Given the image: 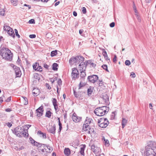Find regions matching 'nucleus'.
Here are the masks:
<instances>
[{
  "label": "nucleus",
  "instance_id": "6ab92c4d",
  "mask_svg": "<svg viewBox=\"0 0 156 156\" xmlns=\"http://www.w3.org/2000/svg\"><path fill=\"white\" fill-rule=\"evenodd\" d=\"M8 34L12 36L13 37H14L15 34L13 30L11 28L9 29V31L7 32Z\"/></svg>",
  "mask_w": 156,
  "mask_h": 156
},
{
  "label": "nucleus",
  "instance_id": "6e6552de",
  "mask_svg": "<svg viewBox=\"0 0 156 156\" xmlns=\"http://www.w3.org/2000/svg\"><path fill=\"white\" fill-rule=\"evenodd\" d=\"M47 130L49 132L54 134L55 133V125L54 124L53 126L49 125L47 127Z\"/></svg>",
  "mask_w": 156,
  "mask_h": 156
},
{
  "label": "nucleus",
  "instance_id": "bb28decb",
  "mask_svg": "<svg viewBox=\"0 0 156 156\" xmlns=\"http://www.w3.org/2000/svg\"><path fill=\"white\" fill-rule=\"evenodd\" d=\"M103 99L105 100L104 101L106 103L108 104V96L106 95V96H103Z\"/></svg>",
  "mask_w": 156,
  "mask_h": 156
},
{
  "label": "nucleus",
  "instance_id": "69168bd1",
  "mask_svg": "<svg viewBox=\"0 0 156 156\" xmlns=\"http://www.w3.org/2000/svg\"><path fill=\"white\" fill-rule=\"evenodd\" d=\"M24 6H26L27 7H28V9H30L31 8L30 6L29 5H27L26 4H25L24 5Z\"/></svg>",
  "mask_w": 156,
  "mask_h": 156
},
{
  "label": "nucleus",
  "instance_id": "7c9ffc66",
  "mask_svg": "<svg viewBox=\"0 0 156 156\" xmlns=\"http://www.w3.org/2000/svg\"><path fill=\"white\" fill-rule=\"evenodd\" d=\"M51 115V113L50 111H47L46 113V115L45 116L46 117L50 118Z\"/></svg>",
  "mask_w": 156,
  "mask_h": 156
},
{
  "label": "nucleus",
  "instance_id": "09e8293b",
  "mask_svg": "<svg viewBox=\"0 0 156 156\" xmlns=\"http://www.w3.org/2000/svg\"><path fill=\"white\" fill-rule=\"evenodd\" d=\"M82 12L84 14H85L86 13V10L85 7H83L82 8Z\"/></svg>",
  "mask_w": 156,
  "mask_h": 156
},
{
  "label": "nucleus",
  "instance_id": "a18cd8bd",
  "mask_svg": "<svg viewBox=\"0 0 156 156\" xmlns=\"http://www.w3.org/2000/svg\"><path fill=\"white\" fill-rule=\"evenodd\" d=\"M112 115L111 116V118L112 119H114L115 118V112H112Z\"/></svg>",
  "mask_w": 156,
  "mask_h": 156
},
{
  "label": "nucleus",
  "instance_id": "473e14b6",
  "mask_svg": "<svg viewBox=\"0 0 156 156\" xmlns=\"http://www.w3.org/2000/svg\"><path fill=\"white\" fill-rule=\"evenodd\" d=\"M45 147H47V149H48V152L51 153L53 150L52 148L50 147L49 145H47L46 144Z\"/></svg>",
  "mask_w": 156,
  "mask_h": 156
},
{
  "label": "nucleus",
  "instance_id": "f03ea898",
  "mask_svg": "<svg viewBox=\"0 0 156 156\" xmlns=\"http://www.w3.org/2000/svg\"><path fill=\"white\" fill-rule=\"evenodd\" d=\"M1 55L6 60L11 61L12 59L13 54L11 51L7 48H2L0 50Z\"/></svg>",
  "mask_w": 156,
  "mask_h": 156
},
{
  "label": "nucleus",
  "instance_id": "7ed1b4c3",
  "mask_svg": "<svg viewBox=\"0 0 156 156\" xmlns=\"http://www.w3.org/2000/svg\"><path fill=\"white\" fill-rule=\"evenodd\" d=\"M13 133L19 137H27L28 134L25 131V129L19 126L15 128L13 130Z\"/></svg>",
  "mask_w": 156,
  "mask_h": 156
},
{
  "label": "nucleus",
  "instance_id": "4468645a",
  "mask_svg": "<svg viewBox=\"0 0 156 156\" xmlns=\"http://www.w3.org/2000/svg\"><path fill=\"white\" fill-rule=\"evenodd\" d=\"M52 102L53 104V105L54 106V108L55 110V111L56 112H57V110L58 108V105L57 104V100L55 98H52Z\"/></svg>",
  "mask_w": 156,
  "mask_h": 156
},
{
  "label": "nucleus",
  "instance_id": "4be33fe9",
  "mask_svg": "<svg viewBox=\"0 0 156 156\" xmlns=\"http://www.w3.org/2000/svg\"><path fill=\"white\" fill-rule=\"evenodd\" d=\"M86 63L88 65H90V66L92 67H94L96 66V64L92 62L90 60H88L86 61Z\"/></svg>",
  "mask_w": 156,
  "mask_h": 156
},
{
  "label": "nucleus",
  "instance_id": "5fc2aeb1",
  "mask_svg": "<svg viewBox=\"0 0 156 156\" xmlns=\"http://www.w3.org/2000/svg\"><path fill=\"white\" fill-rule=\"evenodd\" d=\"M36 35L35 34H30L29 35V37L30 38H33L36 37Z\"/></svg>",
  "mask_w": 156,
  "mask_h": 156
},
{
  "label": "nucleus",
  "instance_id": "37998d69",
  "mask_svg": "<svg viewBox=\"0 0 156 156\" xmlns=\"http://www.w3.org/2000/svg\"><path fill=\"white\" fill-rule=\"evenodd\" d=\"M130 62L129 60H126L125 62V64L126 66H129L130 64Z\"/></svg>",
  "mask_w": 156,
  "mask_h": 156
},
{
  "label": "nucleus",
  "instance_id": "052dcab7",
  "mask_svg": "<svg viewBox=\"0 0 156 156\" xmlns=\"http://www.w3.org/2000/svg\"><path fill=\"white\" fill-rule=\"evenodd\" d=\"M38 69L37 70V71H39L40 72L41 71H42V69L41 67L39 66L38 67Z\"/></svg>",
  "mask_w": 156,
  "mask_h": 156
},
{
  "label": "nucleus",
  "instance_id": "f8f14e48",
  "mask_svg": "<svg viewBox=\"0 0 156 156\" xmlns=\"http://www.w3.org/2000/svg\"><path fill=\"white\" fill-rule=\"evenodd\" d=\"M84 60V58L82 56H76V65L83 62Z\"/></svg>",
  "mask_w": 156,
  "mask_h": 156
},
{
  "label": "nucleus",
  "instance_id": "bf43d9fd",
  "mask_svg": "<svg viewBox=\"0 0 156 156\" xmlns=\"http://www.w3.org/2000/svg\"><path fill=\"white\" fill-rule=\"evenodd\" d=\"M2 97H4V96L3 95L2 97H0V102L1 103L3 101V98Z\"/></svg>",
  "mask_w": 156,
  "mask_h": 156
},
{
  "label": "nucleus",
  "instance_id": "c756f323",
  "mask_svg": "<svg viewBox=\"0 0 156 156\" xmlns=\"http://www.w3.org/2000/svg\"><path fill=\"white\" fill-rule=\"evenodd\" d=\"M91 119L88 118H87L86 119L85 122L84 124H86L87 125H88L91 122Z\"/></svg>",
  "mask_w": 156,
  "mask_h": 156
},
{
  "label": "nucleus",
  "instance_id": "3c124183",
  "mask_svg": "<svg viewBox=\"0 0 156 156\" xmlns=\"http://www.w3.org/2000/svg\"><path fill=\"white\" fill-rule=\"evenodd\" d=\"M130 76H131L132 77L134 78L136 77V75L134 73L132 72L131 73Z\"/></svg>",
  "mask_w": 156,
  "mask_h": 156
},
{
  "label": "nucleus",
  "instance_id": "4c0bfd02",
  "mask_svg": "<svg viewBox=\"0 0 156 156\" xmlns=\"http://www.w3.org/2000/svg\"><path fill=\"white\" fill-rule=\"evenodd\" d=\"M0 14L2 16L4 15L5 14V11L4 9H0Z\"/></svg>",
  "mask_w": 156,
  "mask_h": 156
},
{
  "label": "nucleus",
  "instance_id": "8fccbe9b",
  "mask_svg": "<svg viewBox=\"0 0 156 156\" xmlns=\"http://www.w3.org/2000/svg\"><path fill=\"white\" fill-rule=\"evenodd\" d=\"M115 23L114 22H112L110 24L109 26L111 27H113L115 26Z\"/></svg>",
  "mask_w": 156,
  "mask_h": 156
},
{
  "label": "nucleus",
  "instance_id": "5701e85b",
  "mask_svg": "<svg viewBox=\"0 0 156 156\" xmlns=\"http://www.w3.org/2000/svg\"><path fill=\"white\" fill-rule=\"evenodd\" d=\"M81 74L80 76L81 79L84 80V78L86 76V74L85 73V71H80Z\"/></svg>",
  "mask_w": 156,
  "mask_h": 156
},
{
  "label": "nucleus",
  "instance_id": "338daca9",
  "mask_svg": "<svg viewBox=\"0 0 156 156\" xmlns=\"http://www.w3.org/2000/svg\"><path fill=\"white\" fill-rule=\"evenodd\" d=\"M7 125L9 127H11L12 124L8 122L7 123Z\"/></svg>",
  "mask_w": 156,
  "mask_h": 156
},
{
  "label": "nucleus",
  "instance_id": "393cba45",
  "mask_svg": "<svg viewBox=\"0 0 156 156\" xmlns=\"http://www.w3.org/2000/svg\"><path fill=\"white\" fill-rule=\"evenodd\" d=\"M87 129H90L89 125H87L86 124H83V129L84 131H85L87 130Z\"/></svg>",
  "mask_w": 156,
  "mask_h": 156
},
{
  "label": "nucleus",
  "instance_id": "e433bc0d",
  "mask_svg": "<svg viewBox=\"0 0 156 156\" xmlns=\"http://www.w3.org/2000/svg\"><path fill=\"white\" fill-rule=\"evenodd\" d=\"M30 143L32 144H34V145L35 146V143L37 142H36L34 139H33L32 138H30Z\"/></svg>",
  "mask_w": 156,
  "mask_h": 156
},
{
  "label": "nucleus",
  "instance_id": "0e129e2a",
  "mask_svg": "<svg viewBox=\"0 0 156 156\" xmlns=\"http://www.w3.org/2000/svg\"><path fill=\"white\" fill-rule=\"evenodd\" d=\"M62 129V126H59V130L58 131V133L59 134L60 133Z\"/></svg>",
  "mask_w": 156,
  "mask_h": 156
},
{
  "label": "nucleus",
  "instance_id": "aec40b11",
  "mask_svg": "<svg viewBox=\"0 0 156 156\" xmlns=\"http://www.w3.org/2000/svg\"><path fill=\"white\" fill-rule=\"evenodd\" d=\"M69 63L71 65L75 64L76 65V57L74 58H71L69 61Z\"/></svg>",
  "mask_w": 156,
  "mask_h": 156
},
{
  "label": "nucleus",
  "instance_id": "9b49d317",
  "mask_svg": "<svg viewBox=\"0 0 156 156\" xmlns=\"http://www.w3.org/2000/svg\"><path fill=\"white\" fill-rule=\"evenodd\" d=\"M87 66L86 61L82 62L79 65V70L80 71H85L86 67Z\"/></svg>",
  "mask_w": 156,
  "mask_h": 156
},
{
  "label": "nucleus",
  "instance_id": "f257e3e1",
  "mask_svg": "<svg viewBox=\"0 0 156 156\" xmlns=\"http://www.w3.org/2000/svg\"><path fill=\"white\" fill-rule=\"evenodd\" d=\"M145 156H156V144L151 143L145 147Z\"/></svg>",
  "mask_w": 156,
  "mask_h": 156
},
{
  "label": "nucleus",
  "instance_id": "c03bdc74",
  "mask_svg": "<svg viewBox=\"0 0 156 156\" xmlns=\"http://www.w3.org/2000/svg\"><path fill=\"white\" fill-rule=\"evenodd\" d=\"M14 31L15 33L16 36H17L18 38H20V36L18 34L17 30L16 29H15Z\"/></svg>",
  "mask_w": 156,
  "mask_h": 156
},
{
  "label": "nucleus",
  "instance_id": "9d476101",
  "mask_svg": "<svg viewBox=\"0 0 156 156\" xmlns=\"http://www.w3.org/2000/svg\"><path fill=\"white\" fill-rule=\"evenodd\" d=\"M13 68L15 71L16 76L17 77H20L21 75V73L20 68L14 66H13Z\"/></svg>",
  "mask_w": 156,
  "mask_h": 156
},
{
  "label": "nucleus",
  "instance_id": "ddd939ff",
  "mask_svg": "<svg viewBox=\"0 0 156 156\" xmlns=\"http://www.w3.org/2000/svg\"><path fill=\"white\" fill-rule=\"evenodd\" d=\"M44 111L43 107L41 106L36 110L37 112V115L38 117H40L42 115L43 112Z\"/></svg>",
  "mask_w": 156,
  "mask_h": 156
},
{
  "label": "nucleus",
  "instance_id": "f3484780",
  "mask_svg": "<svg viewBox=\"0 0 156 156\" xmlns=\"http://www.w3.org/2000/svg\"><path fill=\"white\" fill-rule=\"evenodd\" d=\"M35 146L38 147V148H39L40 150H41L42 147L44 148L46 146V144H43L37 142L35 143Z\"/></svg>",
  "mask_w": 156,
  "mask_h": 156
},
{
  "label": "nucleus",
  "instance_id": "58836bf2",
  "mask_svg": "<svg viewBox=\"0 0 156 156\" xmlns=\"http://www.w3.org/2000/svg\"><path fill=\"white\" fill-rule=\"evenodd\" d=\"M133 8L134 12L136 13H137V10L134 2H133Z\"/></svg>",
  "mask_w": 156,
  "mask_h": 156
},
{
  "label": "nucleus",
  "instance_id": "20e7f679",
  "mask_svg": "<svg viewBox=\"0 0 156 156\" xmlns=\"http://www.w3.org/2000/svg\"><path fill=\"white\" fill-rule=\"evenodd\" d=\"M109 110L108 107L102 106L95 109L94 112L98 116H102L106 114Z\"/></svg>",
  "mask_w": 156,
  "mask_h": 156
},
{
  "label": "nucleus",
  "instance_id": "ea45409f",
  "mask_svg": "<svg viewBox=\"0 0 156 156\" xmlns=\"http://www.w3.org/2000/svg\"><path fill=\"white\" fill-rule=\"evenodd\" d=\"M102 67L106 71L108 72V69L107 66L106 65H104L102 66Z\"/></svg>",
  "mask_w": 156,
  "mask_h": 156
},
{
  "label": "nucleus",
  "instance_id": "864d4df0",
  "mask_svg": "<svg viewBox=\"0 0 156 156\" xmlns=\"http://www.w3.org/2000/svg\"><path fill=\"white\" fill-rule=\"evenodd\" d=\"M62 82V81L61 79H59L58 80V84L59 86L61 85Z\"/></svg>",
  "mask_w": 156,
  "mask_h": 156
},
{
  "label": "nucleus",
  "instance_id": "dca6fc26",
  "mask_svg": "<svg viewBox=\"0 0 156 156\" xmlns=\"http://www.w3.org/2000/svg\"><path fill=\"white\" fill-rule=\"evenodd\" d=\"M94 87H93L90 86L88 88L87 90V95L89 96H90L93 92L94 90Z\"/></svg>",
  "mask_w": 156,
  "mask_h": 156
},
{
  "label": "nucleus",
  "instance_id": "de8ad7c7",
  "mask_svg": "<svg viewBox=\"0 0 156 156\" xmlns=\"http://www.w3.org/2000/svg\"><path fill=\"white\" fill-rule=\"evenodd\" d=\"M31 126V125H27L25 126L27 127V129H25V130L27 132V133L28 132L27 130Z\"/></svg>",
  "mask_w": 156,
  "mask_h": 156
},
{
  "label": "nucleus",
  "instance_id": "a878e982",
  "mask_svg": "<svg viewBox=\"0 0 156 156\" xmlns=\"http://www.w3.org/2000/svg\"><path fill=\"white\" fill-rule=\"evenodd\" d=\"M64 153L66 155H69L70 154V151L69 148H66L64 150Z\"/></svg>",
  "mask_w": 156,
  "mask_h": 156
},
{
  "label": "nucleus",
  "instance_id": "49530a36",
  "mask_svg": "<svg viewBox=\"0 0 156 156\" xmlns=\"http://www.w3.org/2000/svg\"><path fill=\"white\" fill-rule=\"evenodd\" d=\"M28 23H35V21L34 19H31L29 20Z\"/></svg>",
  "mask_w": 156,
  "mask_h": 156
},
{
  "label": "nucleus",
  "instance_id": "774afa93",
  "mask_svg": "<svg viewBox=\"0 0 156 156\" xmlns=\"http://www.w3.org/2000/svg\"><path fill=\"white\" fill-rule=\"evenodd\" d=\"M5 111L7 112H10L11 111V110L9 108H8L5 109Z\"/></svg>",
  "mask_w": 156,
  "mask_h": 156
},
{
  "label": "nucleus",
  "instance_id": "1a4fd4ad",
  "mask_svg": "<svg viewBox=\"0 0 156 156\" xmlns=\"http://www.w3.org/2000/svg\"><path fill=\"white\" fill-rule=\"evenodd\" d=\"M91 150L95 154H100L101 152L100 148L94 144L91 146Z\"/></svg>",
  "mask_w": 156,
  "mask_h": 156
},
{
  "label": "nucleus",
  "instance_id": "0eeeda50",
  "mask_svg": "<svg viewBox=\"0 0 156 156\" xmlns=\"http://www.w3.org/2000/svg\"><path fill=\"white\" fill-rule=\"evenodd\" d=\"M98 77L97 75H93L92 76H88L87 80L91 83H94L98 79Z\"/></svg>",
  "mask_w": 156,
  "mask_h": 156
},
{
  "label": "nucleus",
  "instance_id": "13d9d810",
  "mask_svg": "<svg viewBox=\"0 0 156 156\" xmlns=\"http://www.w3.org/2000/svg\"><path fill=\"white\" fill-rule=\"evenodd\" d=\"M41 136L43 138H46V134L45 133H42Z\"/></svg>",
  "mask_w": 156,
  "mask_h": 156
},
{
  "label": "nucleus",
  "instance_id": "e2e57ef3",
  "mask_svg": "<svg viewBox=\"0 0 156 156\" xmlns=\"http://www.w3.org/2000/svg\"><path fill=\"white\" fill-rule=\"evenodd\" d=\"M90 129H87V130H86V133L87 134H90L91 133V131H90Z\"/></svg>",
  "mask_w": 156,
  "mask_h": 156
},
{
  "label": "nucleus",
  "instance_id": "4d7b16f0",
  "mask_svg": "<svg viewBox=\"0 0 156 156\" xmlns=\"http://www.w3.org/2000/svg\"><path fill=\"white\" fill-rule=\"evenodd\" d=\"M44 67L45 69H48L49 66L46 63H44Z\"/></svg>",
  "mask_w": 156,
  "mask_h": 156
},
{
  "label": "nucleus",
  "instance_id": "b1692460",
  "mask_svg": "<svg viewBox=\"0 0 156 156\" xmlns=\"http://www.w3.org/2000/svg\"><path fill=\"white\" fill-rule=\"evenodd\" d=\"M85 146L84 145L82 147H80V154L83 156L84 155V151L85 148Z\"/></svg>",
  "mask_w": 156,
  "mask_h": 156
},
{
  "label": "nucleus",
  "instance_id": "412c9836",
  "mask_svg": "<svg viewBox=\"0 0 156 156\" xmlns=\"http://www.w3.org/2000/svg\"><path fill=\"white\" fill-rule=\"evenodd\" d=\"M127 122V120L126 119L124 118H122V128H123L126 125Z\"/></svg>",
  "mask_w": 156,
  "mask_h": 156
},
{
  "label": "nucleus",
  "instance_id": "2eb2a0df",
  "mask_svg": "<svg viewBox=\"0 0 156 156\" xmlns=\"http://www.w3.org/2000/svg\"><path fill=\"white\" fill-rule=\"evenodd\" d=\"M73 120L75 122H79L81 119V118L76 116V114L74 113L72 117Z\"/></svg>",
  "mask_w": 156,
  "mask_h": 156
},
{
  "label": "nucleus",
  "instance_id": "c85d7f7f",
  "mask_svg": "<svg viewBox=\"0 0 156 156\" xmlns=\"http://www.w3.org/2000/svg\"><path fill=\"white\" fill-rule=\"evenodd\" d=\"M33 66V69L35 70H37V69L38 68V67L39 66V64H37V63H35L34 64Z\"/></svg>",
  "mask_w": 156,
  "mask_h": 156
},
{
  "label": "nucleus",
  "instance_id": "a19ab883",
  "mask_svg": "<svg viewBox=\"0 0 156 156\" xmlns=\"http://www.w3.org/2000/svg\"><path fill=\"white\" fill-rule=\"evenodd\" d=\"M8 28L9 29H10L11 28L9 26H8L7 25H5L4 26V30L5 31H6V30H8Z\"/></svg>",
  "mask_w": 156,
  "mask_h": 156
},
{
  "label": "nucleus",
  "instance_id": "79ce46f5",
  "mask_svg": "<svg viewBox=\"0 0 156 156\" xmlns=\"http://www.w3.org/2000/svg\"><path fill=\"white\" fill-rule=\"evenodd\" d=\"M99 86L102 87L104 85V83L102 81H99Z\"/></svg>",
  "mask_w": 156,
  "mask_h": 156
},
{
  "label": "nucleus",
  "instance_id": "39448f33",
  "mask_svg": "<svg viewBox=\"0 0 156 156\" xmlns=\"http://www.w3.org/2000/svg\"><path fill=\"white\" fill-rule=\"evenodd\" d=\"M98 126L100 127L105 128L107 126L109 122L106 118H101L98 120Z\"/></svg>",
  "mask_w": 156,
  "mask_h": 156
},
{
  "label": "nucleus",
  "instance_id": "c9c22d12",
  "mask_svg": "<svg viewBox=\"0 0 156 156\" xmlns=\"http://www.w3.org/2000/svg\"><path fill=\"white\" fill-rule=\"evenodd\" d=\"M85 85V84H84V83H82V82L81 81L80 82V83L79 85V89H80L81 87L84 86Z\"/></svg>",
  "mask_w": 156,
  "mask_h": 156
},
{
  "label": "nucleus",
  "instance_id": "603ef678",
  "mask_svg": "<svg viewBox=\"0 0 156 156\" xmlns=\"http://www.w3.org/2000/svg\"><path fill=\"white\" fill-rule=\"evenodd\" d=\"M46 87L49 90H50L51 89V87L50 86L49 84L46 83L45 84Z\"/></svg>",
  "mask_w": 156,
  "mask_h": 156
},
{
  "label": "nucleus",
  "instance_id": "6e6d98bb",
  "mask_svg": "<svg viewBox=\"0 0 156 156\" xmlns=\"http://www.w3.org/2000/svg\"><path fill=\"white\" fill-rule=\"evenodd\" d=\"M117 56L116 55H115L114 58H113V62L115 63L117 61Z\"/></svg>",
  "mask_w": 156,
  "mask_h": 156
},
{
  "label": "nucleus",
  "instance_id": "423d86ee",
  "mask_svg": "<svg viewBox=\"0 0 156 156\" xmlns=\"http://www.w3.org/2000/svg\"><path fill=\"white\" fill-rule=\"evenodd\" d=\"M71 76L73 80H75L79 76V72L77 69L73 68L72 69Z\"/></svg>",
  "mask_w": 156,
  "mask_h": 156
},
{
  "label": "nucleus",
  "instance_id": "2f4dec72",
  "mask_svg": "<svg viewBox=\"0 0 156 156\" xmlns=\"http://www.w3.org/2000/svg\"><path fill=\"white\" fill-rule=\"evenodd\" d=\"M57 54V51L56 50L53 51L51 52V57H53L55 56Z\"/></svg>",
  "mask_w": 156,
  "mask_h": 156
},
{
  "label": "nucleus",
  "instance_id": "a211bd4d",
  "mask_svg": "<svg viewBox=\"0 0 156 156\" xmlns=\"http://www.w3.org/2000/svg\"><path fill=\"white\" fill-rule=\"evenodd\" d=\"M39 90L37 88H34L32 91L33 94L34 96H37L39 94Z\"/></svg>",
  "mask_w": 156,
  "mask_h": 156
},
{
  "label": "nucleus",
  "instance_id": "680f3d73",
  "mask_svg": "<svg viewBox=\"0 0 156 156\" xmlns=\"http://www.w3.org/2000/svg\"><path fill=\"white\" fill-rule=\"evenodd\" d=\"M11 97H9L5 101L6 102H9L11 101Z\"/></svg>",
  "mask_w": 156,
  "mask_h": 156
},
{
  "label": "nucleus",
  "instance_id": "cd10ccee",
  "mask_svg": "<svg viewBox=\"0 0 156 156\" xmlns=\"http://www.w3.org/2000/svg\"><path fill=\"white\" fill-rule=\"evenodd\" d=\"M58 66V65L55 63L53 64L52 65V69L54 70H57L58 69L57 67Z\"/></svg>",
  "mask_w": 156,
  "mask_h": 156
},
{
  "label": "nucleus",
  "instance_id": "72a5a7b5",
  "mask_svg": "<svg viewBox=\"0 0 156 156\" xmlns=\"http://www.w3.org/2000/svg\"><path fill=\"white\" fill-rule=\"evenodd\" d=\"M102 54L105 58H106L108 57V55L107 52L104 49H103L102 50Z\"/></svg>",
  "mask_w": 156,
  "mask_h": 156
},
{
  "label": "nucleus",
  "instance_id": "f704fd0d",
  "mask_svg": "<svg viewBox=\"0 0 156 156\" xmlns=\"http://www.w3.org/2000/svg\"><path fill=\"white\" fill-rule=\"evenodd\" d=\"M10 1L13 5L16 6L17 5L18 0H10Z\"/></svg>",
  "mask_w": 156,
  "mask_h": 156
}]
</instances>
